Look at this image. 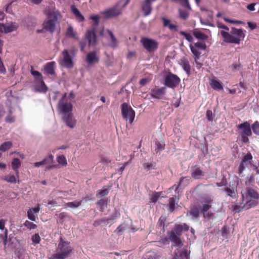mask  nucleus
I'll use <instances>...</instances> for the list:
<instances>
[{"instance_id":"obj_62","label":"nucleus","mask_w":259,"mask_h":259,"mask_svg":"<svg viewBox=\"0 0 259 259\" xmlns=\"http://www.w3.org/2000/svg\"><path fill=\"white\" fill-rule=\"evenodd\" d=\"M243 208H245L246 209H247L244 206V205L242 207H240V206L238 205H235L233 206V210L235 212H239L240 211H241Z\"/></svg>"},{"instance_id":"obj_31","label":"nucleus","mask_w":259,"mask_h":259,"mask_svg":"<svg viewBox=\"0 0 259 259\" xmlns=\"http://www.w3.org/2000/svg\"><path fill=\"white\" fill-rule=\"evenodd\" d=\"M183 69L186 72L188 75L190 74L191 67L189 61L185 59L181 60V63Z\"/></svg>"},{"instance_id":"obj_44","label":"nucleus","mask_w":259,"mask_h":259,"mask_svg":"<svg viewBox=\"0 0 259 259\" xmlns=\"http://www.w3.org/2000/svg\"><path fill=\"white\" fill-rule=\"evenodd\" d=\"M57 160L58 163L63 166H66L67 164L66 157L63 155L58 156L57 157Z\"/></svg>"},{"instance_id":"obj_40","label":"nucleus","mask_w":259,"mask_h":259,"mask_svg":"<svg viewBox=\"0 0 259 259\" xmlns=\"http://www.w3.org/2000/svg\"><path fill=\"white\" fill-rule=\"evenodd\" d=\"M12 145V143L10 141H7L3 143L0 146V151L5 152L9 149Z\"/></svg>"},{"instance_id":"obj_39","label":"nucleus","mask_w":259,"mask_h":259,"mask_svg":"<svg viewBox=\"0 0 259 259\" xmlns=\"http://www.w3.org/2000/svg\"><path fill=\"white\" fill-rule=\"evenodd\" d=\"M210 85L214 90H220L223 89L222 84L219 81L215 79L211 80Z\"/></svg>"},{"instance_id":"obj_38","label":"nucleus","mask_w":259,"mask_h":259,"mask_svg":"<svg viewBox=\"0 0 259 259\" xmlns=\"http://www.w3.org/2000/svg\"><path fill=\"white\" fill-rule=\"evenodd\" d=\"M190 178L188 177H182L180 181L179 185L176 186V185H174L170 189H173L174 187H176V190H177L179 187L184 183L185 185H187L189 183Z\"/></svg>"},{"instance_id":"obj_57","label":"nucleus","mask_w":259,"mask_h":259,"mask_svg":"<svg viewBox=\"0 0 259 259\" xmlns=\"http://www.w3.org/2000/svg\"><path fill=\"white\" fill-rule=\"evenodd\" d=\"M87 39H85V37L82 38L81 40L79 42V46L80 47V51L83 52L84 51V49L86 46Z\"/></svg>"},{"instance_id":"obj_27","label":"nucleus","mask_w":259,"mask_h":259,"mask_svg":"<svg viewBox=\"0 0 259 259\" xmlns=\"http://www.w3.org/2000/svg\"><path fill=\"white\" fill-rule=\"evenodd\" d=\"M66 36L68 37L78 39L76 32L74 31L73 27L70 26H69L66 30Z\"/></svg>"},{"instance_id":"obj_48","label":"nucleus","mask_w":259,"mask_h":259,"mask_svg":"<svg viewBox=\"0 0 259 259\" xmlns=\"http://www.w3.org/2000/svg\"><path fill=\"white\" fill-rule=\"evenodd\" d=\"M24 226L29 230L35 229L37 228V225L33 223L26 220L23 224Z\"/></svg>"},{"instance_id":"obj_15","label":"nucleus","mask_w":259,"mask_h":259,"mask_svg":"<svg viewBox=\"0 0 259 259\" xmlns=\"http://www.w3.org/2000/svg\"><path fill=\"white\" fill-rule=\"evenodd\" d=\"M156 0H145L142 3V10L145 16L149 15L152 12V3Z\"/></svg>"},{"instance_id":"obj_53","label":"nucleus","mask_w":259,"mask_h":259,"mask_svg":"<svg viewBox=\"0 0 259 259\" xmlns=\"http://www.w3.org/2000/svg\"><path fill=\"white\" fill-rule=\"evenodd\" d=\"M27 217L28 218L32 221H36V219L37 218V215L35 214H34L31 210H28L27 211Z\"/></svg>"},{"instance_id":"obj_1","label":"nucleus","mask_w":259,"mask_h":259,"mask_svg":"<svg viewBox=\"0 0 259 259\" xmlns=\"http://www.w3.org/2000/svg\"><path fill=\"white\" fill-rule=\"evenodd\" d=\"M245 32V30L242 29L232 27L230 32L222 30L220 33L225 42L239 45L244 39Z\"/></svg>"},{"instance_id":"obj_23","label":"nucleus","mask_w":259,"mask_h":259,"mask_svg":"<svg viewBox=\"0 0 259 259\" xmlns=\"http://www.w3.org/2000/svg\"><path fill=\"white\" fill-rule=\"evenodd\" d=\"M70 9L72 13L74 15L76 19L78 22H82L84 21V17L80 13L79 11L76 8L75 5H71Z\"/></svg>"},{"instance_id":"obj_36","label":"nucleus","mask_w":259,"mask_h":259,"mask_svg":"<svg viewBox=\"0 0 259 259\" xmlns=\"http://www.w3.org/2000/svg\"><path fill=\"white\" fill-rule=\"evenodd\" d=\"M190 48L191 52L193 54L195 59H199L200 58L201 51L202 50H200L199 49H196L195 48L192 46V44L190 45Z\"/></svg>"},{"instance_id":"obj_33","label":"nucleus","mask_w":259,"mask_h":259,"mask_svg":"<svg viewBox=\"0 0 259 259\" xmlns=\"http://www.w3.org/2000/svg\"><path fill=\"white\" fill-rule=\"evenodd\" d=\"M166 220V217L165 215H161L158 221L157 227L163 232L164 231L165 222Z\"/></svg>"},{"instance_id":"obj_51","label":"nucleus","mask_w":259,"mask_h":259,"mask_svg":"<svg viewBox=\"0 0 259 259\" xmlns=\"http://www.w3.org/2000/svg\"><path fill=\"white\" fill-rule=\"evenodd\" d=\"M125 230V228L123 226V225H120L114 231V232L116 233L118 235L120 236L122 234Z\"/></svg>"},{"instance_id":"obj_24","label":"nucleus","mask_w":259,"mask_h":259,"mask_svg":"<svg viewBox=\"0 0 259 259\" xmlns=\"http://www.w3.org/2000/svg\"><path fill=\"white\" fill-rule=\"evenodd\" d=\"M21 161L18 158H14L12 162V169L15 171L17 178H19L18 168L20 166Z\"/></svg>"},{"instance_id":"obj_42","label":"nucleus","mask_w":259,"mask_h":259,"mask_svg":"<svg viewBox=\"0 0 259 259\" xmlns=\"http://www.w3.org/2000/svg\"><path fill=\"white\" fill-rule=\"evenodd\" d=\"M253 133L257 136H259V122L258 121H255L251 126Z\"/></svg>"},{"instance_id":"obj_54","label":"nucleus","mask_w":259,"mask_h":259,"mask_svg":"<svg viewBox=\"0 0 259 259\" xmlns=\"http://www.w3.org/2000/svg\"><path fill=\"white\" fill-rule=\"evenodd\" d=\"M203 215L204 218L207 220L213 219L214 218V214L211 211H207L206 213H203Z\"/></svg>"},{"instance_id":"obj_45","label":"nucleus","mask_w":259,"mask_h":259,"mask_svg":"<svg viewBox=\"0 0 259 259\" xmlns=\"http://www.w3.org/2000/svg\"><path fill=\"white\" fill-rule=\"evenodd\" d=\"M175 209V200L174 197L170 198L169 199L168 210L169 212H173Z\"/></svg>"},{"instance_id":"obj_16","label":"nucleus","mask_w":259,"mask_h":259,"mask_svg":"<svg viewBox=\"0 0 259 259\" xmlns=\"http://www.w3.org/2000/svg\"><path fill=\"white\" fill-rule=\"evenodd\" d=\"M62 119L66 125L70 128H72L76 125V121L74 118L72 113H69L68 114L63 115Z\"/></svg>"},{"instance_id":"obj_4","label":"nucleus","mask_w":259,"mask_h":259,"mask_svg":"<svg viewBox=\"0 0 259 259\" xmlns=\"http://www.w3.org/2000/svg\"><path fill=\"white\" fill-rule=\"evenodd\" d=\"M73 250L70 242L65 241L62 237L60 239L56 253L53 255V259H65L70 255Z\"/></svg>"},{"instance_id":"obj_59","label":"nucleus","mask_w":259,"mask_h":259,"mask_svg":"<svg viewBox=\"0 0 259 259\" xmlns=\"http://www.w3.org/2000/svg\"><path fill=\"white\" fill-rule=\"evenodd\" d=\"M206 116L207 120L209 121H212L213 120L212 112L211 110H208L206 113Z\"/></svg>"},{"instance_id":"obj_49","label":"nucleus","mask_w":259,"mask_h":259,"mask_svg":"<svg viewBox=\"0 0 259 259\" xmlns=\"http://www.w3.org/2000/svg\"><path fill=\"white\" fill-rule=\"evenodd\" d=\"M90 19L94 21V24L92 27H95L96 28L99 23V17L98 15L91 16Z\"/></svg>"},{"instance_id":"obj_26","label":"nucleus","mask_w":259,"mask_h":259,"mask_svg":"<svg viewBox=\"0 0 259 259\" xmlns=\"http://www.w3.org/2000/svg\"><path fill=\"white\" fill-rule=\"evenodd\" d=\"M193 34L196 38L200 40H204L208 38L206 34L198 29H195L193 30Z\"/></svg>"},{"instance_id":"obj_6","label":"nucleus","mask_w":259,"mask_h":259,"mask_svg":"<svg viewBox=\"0 0 259 259\" xmlns=\"http://www.w3.org/2000/svg\"><path fill=\"white\" fill-rule=\"evenodd\" d=\"M237 128L240 130L239 135L241 137L242 143L248 144L249 140L248 137L252 135L251 126L248 121H245L240 124L236 125Z\"/></svg>"},{"instance_id":"obj_28","label":"nucleus","mask_w":259,"mask_h":259,"mask_svg":"<svg viewBox=\"0 0 259 259\" xmlns=\"http://www.w3.org/2000/svg\"><path fill=\"white\" fill-rule=\"evenodd\" d=\"M155 151L156 153L162 151L165 147V143L163 140H157L155 141Z\"/></svg>"},{"instance_id":"obj_55","label":"nucleus","mask_w":259,"mask_h":259,"mask_svg":"<svg viewBox=\"0 0 259 259\" xmlns=\"http://www.w3.org/2000/svg\"><path fill=\"white\" fill-rule=\"evenodd\" d=\"M252 156L250 153H247L245 155H244L242 159V162H245L248 161H250L252 160Z\"/></svg>"},{"instance_id":"obj_41","label":"nucleus","mask_w":259,"mask_h":259,"mask_svg":"<svg viewBox=\"0 0 259 259\" xmlns=\"http://www.w3.org/2000/svg\"><path fill=\"white\" fill-rule=\"evenodd\" d=\"M192 46L200 50L205 51L206 49V45L204 42H197L192 44Z\"/></svg>"},{"instance_id":"obj_35","label":"nucleus","mask_w":259,"mask_h":259,"mask_svg":"<svg viewBox=\"0 0 259 259\" xmlns=\"http://www.w3.org/2000/svg\"><path fill=\"white\" fill-rule=\"evenodd\" d=\"M107 32H108L111 38V46L113 48L116 47L118 43L117 39L115 37L114 34L111 30L108 29L107 30Z\"/></svg>"},{"instance_id":"obj_21","label":"nucleus","mask_w":259,"mask_h":259,"mask_svg":"<svg viewBox=\"0 0 259 259\" xmlns=\"http://www.w3.org/2000/svg\"><path fill=\"white\" fill-rule=\"evenodd\" d=\"M86 61L89 65L98 62L99 58L97 56L95 51L90 52L87 54Z\"/></svg>"},{"instance_id":"obj_25","label":"nucleus","mask_w":259,"mask_h":259,"mask_svg":"<svg viewBox=\"0 0 259 259\" xmlns=\"http://www.w3.org/2000/svg\"><path fill=\"white\" fill-rule=\"evenodd\" d=\"M3 179L8 183L12 184H15L17 182H18V183L19 182V178H17L16 175L14 176L11 174L5 176Z\"/></svg>"},{"instance_id":"obj_17","label":"nucleus","mask_w":259,"mask_h":259,"mask_svg":"<svg viewBox=\"0 0 259 259\" xmlns=\"http://www.w3.org/2000/svg\"><path fill=\"white\" fill-rule=\"evenodd\" d=\"M191 175L195 179H200L205 175V172L197 165H195L191 167Z\"/></svg>"},{"instance_id":"obj_58","label":"nucleus","mask_w":259,"mask_h":259,"mask_svg":"<svg viewBox=\"0 0 259 259\" xmlns=\"http://www.w3.org/2000/svg\"><path fill=\"white\" fill-rule=\"evenodd\" d=\"M115 219V217H111L110 218H102L101 219L102 224L107 225L109 223V221L114 220Z\"/></svg>"},{"instance_id":"obj_20","label":"nucleus","mask_w":259,"mask_h":259,"mask_svg":"<svg viewBox=\"0 0 259 259\" xmlns=\"http://www.w3.org/2000/svg\"><path fill=\"white\" fill-rule=\"evenodd\" d=\"M121 13V10L117 7L110 9L103 13L106 18L117 16Z\"/></svg>"},{"instance_id":"obj_14","label":"nucleus","mask_w":259,"mask_h":259,"mask_svg":"<svg viewBox=\"0 0 259 259\" xmlns=\"http://www.w3.org/2000/svg\"><path fill=\"white\" fill-rule=\"evenodd\" d=\"M166 90V88L164 87L160 88H155L151 90L150 94L154 98L161 99L165 96Z\"/></svg>"},{"instance_id":"obj_22","label":"nucleus","mask_w":259,"mask_h":259,"mask_svg":"<svg viewBox=\"0 0 259 259\" xmlns=\"http://www.w3.org/2000/svg\"><path fill=\"white\" fill-rule=\"evenodd\" d=\"M56 63L54 61H52L47 63L44 66V70L47 74L49 75H54L55 74V66Z\"/></svg>"},{"instance_id":"obj_47","label":"nucleus","mask_w":259,"mask_h":259,"mask_svg":"<svg viewBox=\"0 0 259 259\" xmlns=\"http://www.w3.org/2000/svg\"><path fill=\"white\" fill-rule=\"evenodd\" d=\"M224 191H225L228 196H229L232 198L236 197V193L234 191V190L233 188H230L229 187H226L224 190Z\"/></svg>"},{"instance_id":"obj_12","label":"nucleus","mask_w":259,"mask_h":259,"mask_svg":"<svg viewBox=\"0 0 259 259\" xmlns=\"http://www.w3.org/2000/svg\"><path fill=\"white\" fill-rule=\"evenodd\" d=\"M96 29L95 27L87 31L84 37L88 41L89 46H95L97 42Z\"/></svg>"},{"instance_id":"obj_60","label":"nucleus","mask_w":259,"mask_h":259,"mask_svg":"<svg viewBox=\"0 0 259 259\" xmlns=\"http://www.w3.org/2000/svg\"><path fill=\"white\" fill-rule=\"evenodd\" d=\"M108 193H109V190L107 189L100 190L98 191V194L101 197H103V196L106 195L107 194H108Z\"/></svg>"},{"instance_id":"obj_2","label":"nucleus","mask_w":259,"mask_h":259,"mask_svg":"<svg viewBox=\"0 0 259 259\" xmlns=\"http://www.w3.org/2000/svg\"><path fill=\"white\" fill-rule=\"evenodd\" d=\"M47 19L43 23V29L52 33L56 28V25L60 13L58 11L48 10L46 12Z\"/></svg>"},{"instance_id":"obj_11","label":"nucleus","mask_w":259,"mask_h":259,"mask_svg":"<svg viewBox=\"0 0 259 259\" xmlns=\"http://www.w3.org/2000/svg\"><path fill=\"white\" fill-rule=\"evenodd\" d=\"M54 156L52 154H50L42 161L34 163V166L36 167H38L41 165H46V170H49L58 167V165L54 164Z\"/></svg>"},{"instance_id":"obj_19","label":"nucleus","mask_w":259,"mask_h":259,"mask_svg":"<svg viewBox=\"0 0 259 259\" xmlns=\"http://www.w3.org/2000/svg\"><path fill=\"white\" fill-rule=\"evenodd\" d=\"M175 259H190V252H188L187 249L179 250L177 249L175 251Z\"/></svg>"},{"instance_id":"obj_64","label":"nucleus","mask_w":259,"mask_h":259,"mask_svg":"<svg viewBox=\"0 0 259 259\" xmlns=\"http://www.w3.org/2000/svg\"><path fill=\"white\" fill-rule=\"evenodd\" d=\"M159 196L157 193H155L151 197V201L155 203L158 200Z\"/></svg>"},{"instance_id":"obj_29","label":"nucleus","mask_w":259,"mask_h":259,"mask_svg":"<svg viewBox=\"0 0 259 259\" xmlns=\"http://www.w3.org/2000/svg\"><path fill=\"white\" fill-rule=\"evenodd\" d=\"M163 22V26L167 27L171 30H178V26L170 23V21L164 17L162 18Z\"/></svg>"},{"instance_id":"obj_5","label":"nucleus","mask_w":259,"mask_h":259,"mask_svg":"<svg viewBox=\"0 0 259 259\" xmlns=\"http://www.w3.org/2000/svg\"><path fill=\"white\" fill-rule=\"evenodd\" d=\"M245 191V194L243 193L242 192H241L242 200L245 199L246 200L244 206L246 209H249L256 206L258 203V199H259L258 192L251 188H247Z\"/></svg>"},{"instance_id":"obj_61","label":"nucleus","mask_w":259,"mask_h":259,"mask_svg":"<svg viewBox=\"0 0 259 259\" xmlns=\"http://www.w3.org/2000/svg\"><path fill=\"white\" fill-rule=\"evenodd\" d=\"M245 168V167L244 164V162H242L241 161L240 165L238 166V172L239 175L241 174L243 172V171L244 170Z\"/></svg>"},{"instance_id":"obj_18","label":"nucleus","mask_w":259,"mask_h":259,"mask_svg":"<svg viewBox=\"0 0 259 259\" xmlns=\"http://www.w3.org/2000/svg\"><path fill=\"white\" fill-rule=\"evenodd\" d=\"M34 90L36 92L46 93L48 90V88L45 84L44 80H40L34 82Z\"/></svg>"},{"instance_id":"obj_37","label":"nucleus","mask_w":259,"mask_h":259,"mask_svg":"<svg viewBox=\"0 0 259 259\" xmlns=\"http://www.w3.org/2000/svg\"><path fill=\"white\" fill-rule=\"evenodd\" d=\"M143 167L146 171H150L156 169L155 162H146L143 164Z\"/></svg>"},{"instance_id":"obj_63","label":"nucleus","mask_w":259,"mask_h":259,"mask_svg":"<svg viewBox=\"0 0 259 259\" xmlns=\"http://www.w3.org/2000/svg\"><path fill=\"white\" fill-rule=\"evenodd\" d=\"M142 259H157V258L154 254H146Z\"/></svg>"},{"instance_id":"obj_50","label":"nucleus","mask_w":259,"mask_h":259,"mask_svg":"<svg viewBox=\"0 0 259 259\" xmlns=\"http://www.w3.org/2000/svg\"><path fill=\"white\" fill-rule=\"evenodd\" d=\"M180 33L184 36L189 42H191L193 41V38L190 33L184 31H180Z\"/></svg>"},{"instance_id":"obj_32","label":"nucleus","mask_w":259,"mask_h":259,"mask_svg":"<svg viewBox=\"0 0 259 259\" xmlns=\"http://www.w3.org/2000/svg\"><path fill=\"white\" fill-rule=\"evenodd\" d=\"M30 73L34 78V82L43 79V77L41 74L38 71L34 70L32 67H31Z\"/></svg>"},{"instance_id":"obj_34","label":"nucleus","mask_w":259,"mask_h":259,"mask_svg":"<svg viewBox=\"0 0 259 259\" xmlns=\"http://www.w3.org/2000/svg\"><path fill=\"white\" fill-rule=\"evenodd\" d=\"M82 203V200L80 201H74L73 202H69L67 203H65L64 204L65 208H77L80 205H81Z\"/></svg>"},{"instance_id":"obj_52","label":"nucleus","mask_w":259,"mask_h":259,"mask_svg":"<svg viewBox=\"0 0 259 259\" xmlns=\"http://www.w3.org/2000/svg\"><path fill=\"white\" fill-rule=\"evenodd\" d=\"M31 240L34 244H38L40 241V237L38 234H35L31 237Z\"/></svg>"},{"instance_id":"obj_3","label":"nucleus","mask_w":259,"mask_h":259,"mask_svg":"<svg viewBox=\"0 0 259 259\" xmlns=\"http://www.w3.org/2000/svg\"><path fill=\"white\" fill-rule=\"evenodd\" d=\"M189 229V226L185 224H176L174 230L168 233L169 240L179 247L183 245V243L180 239L183 231H188Z\"/></svg>"},{"instance_id":"obj_8","label":"nucleus","mask_w":259,"mask_h":259,"mask_svg":"<svg viewBox=\"0 0 259 259\" xmlns=\"http://www.w3.org/2000/svg\"><path fill=\"white\" fill-rule=\"evenodd\" d=\"M140 41L143 47L149 53L154 52L158 47V42L152 38L142 37Z\"/></svg>"},{"instance_id":"obj_30","label":"nucleus","mask_w":259,"mask_h":259,"mask_svg":"<svg viewBox=\"0 0 259 259\" xmlns=\"http://www.w3.org/2000/svg\"><path fill=\"white\" fill-rule=\"evenodd\" d=\"M212 201V200L210 198H208L206 199V202H207V203L203 204L200 208L201 212L202 213V214L207 212L208 210L210 209V208L211 207V205L210 204V203Z\"/></svg>"},{"instance_id":"obj_7","label":"nucleus","mask_w":259,"mask_h":259,"mask_svg":"<svg viewBox=\"0 0 259 259\" xmlns=\"http://www.w3.org/2000/svg\"><path fill=\"white\" fill-rule=\"evenodd\" d=\"M121 106L122 117L132 124L135 117V111L126 103H122Z\"/></svg>"},{"instance_id":"obj_9","label":"nucleus","mask_w":259,"mask_h":259,"mask_svg":"<svg viewBox=\"0 0 259 259\" xmlns=\"http://www.w3.org/2000/svg\"><path fill=\"white\" fill-rule=\"evenodd\" d=\"M63 56V65L67 68H72L73 67L72 58L75 56V52L74 50L70 51V54L67 50H64L62 52Z\"/></svg>"},{"instance_id":"obj_13","label":"nucleus","mask_w":259,"mask_h":259,"mask_svg":"<svg viewBox=\"0 0 259 259\" xmlns=\"http://www.w3.org/2000/svg\"><path fill=\"white\" fill-rule=\"evenodd\" d=\"M58 108L63 116L72 113V105L70 102H59Z\"/></svg>"},{"instance_id":"obj_46","label":"nucleus","mask_w":259,"mask_h":259,"mask_svg":"<svg viewBox=\"0 0 259 259\" xmlns=\"http://www.w3.org/2000/svg\"><path fill=\"white\" fill-rule=\"evenodd\" d=\"M5 26V33L12 32L16 29V27L12 24H4Z\"/></svg>"},{"instance_id":"obj_43","label":"nucleus","mask_w":259,"mask_h":259,"mask_svg":"<svg viewBox=\"0 0 259 259\" xmlns=\"http://www.w3.org/2000/svg\"><path fill=\"white\" fill-rule=\"evenodd\" d=\"M189 213L194 218H198L200 214L199 209L197 207H193L190 210Z\"/></svg>"},{"instance_id":"obj_10","label":"nucleus","mask_w":259,"mask_h":259,"mask_svg":"<svg viewBox=\"0 0 259 259\" xmlns=\"http://www.w3.org/2000/svg\"><path fill=\"white\" fill-rule=\"evenodd\" d=\"M180 81V78L177 75L169 73L164 78V84L168 88L175 89Z\"/></svg>"},{"instance_id":"obj_56","label":"nucleus","mask_w":259,"mask_h":259,"mask_svg":"<svg viewBox=\"0 0 259 259\" xmlns=\"http://www.w3.org/2000/svg\"><path fill=\"white\" fill-rule=\"evenodd\" d=\"M15 121V117L13 115H8L5 118V121L7 123H13Z\"/></svg>"}]
</instances>
